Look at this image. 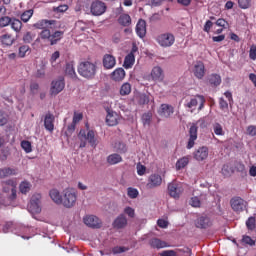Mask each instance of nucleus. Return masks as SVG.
<instances>
[{
  "label": "nucleus",
  "instance_id": "39",
  "mask_svg": "<svg viewBox=\"0 0 256 256\" xmlns=\"http://www.w3.org/2000/svg\"><path fill=\"white\" fill-rule=\"evenodd\" d=\"M209 83L213 85L214 87H217L218 85H221V76L217 74H213L209 78Z\"/></svg>",
  "mask_w": 256,
  "mask_h": 256
},
{
  "label": "nucleus",
  "instance_id": "35",
  "mask_svg": "<svg viewBox=\"0 0 256 256\" xmlns=\"http://www.w3.org/2000/svg\"><path fill=\"white\" fill-rule=\"evenodd\" d=\"M117 60L115 59V56L111 54H105L103 57V65H116Z\"/></svg>",
  "mask_w": 256,
  "mask_h": 256
},
{
  "label": "nucleus",
  "instance_id": "62",
  "mask_svg": "<svg viewBox=\"0 0 256 256\" xmlns=\"http://www.w3.org/2000/svg\"><path fill=\"white\" fill-rule=\"evenodd\" d=\"M242 241L243 243H246V245H251L252 247L255 245V240H252L250 236H243Z\"/></svg>",
  "mask_w": 256,
  "mask_h": 256
},
{
  "label": "nucleus",
  "instance_id": "10",
  "mask_svg": "<svg viewBox=\"0 0 256 256\" xmlns=\"http://www.w3.org/2000/svg\"><path fill=\"white\" fill-rule=\"evenodd\" d=\"M231 208L235 213H243L247 209V202L241 197H234L230 200Z\"/></svg>",
  "mask_w": 256,
  "mask_h": 256
},
{
  "label": "nucleus",
  "instance_id": "34",
  "mask_svg": "<svg viewBox=\"0 0 256 256\" xmlns=\"http://www.w3.org/2000/svg\"><path fill=\"white\" fill-rule=\"evenodd\" d=\"M123 161V158L119 154H111L107 158V162L110 165H117V163H121Z\"/></svg>",
  "mask_w": 256,
  "mask_h": 256
},
{
  "label": "nucleus",
  "instance_id": "58",
  "mask_svg": "<svg viewBox=\"0 0 256 256\" xmlns=\"http://www.w3.org/2000/svg\"><path fill=\"white\" fill-rule=\"evenodd\" d=\"M33 39H34V36L31 32H27L23 36L24 43H31L33 41Z\"/></svg>",
  "mask_w": 256,
  "mask_h": 256
},
{
  "label": "nucleus",
  "instance_id": "11",
  "mask_svg": "<svg viewBox=\"0 0 256 256\" xmlns=\"http://www.w3.org/2000/svg\"><path fill=\"white\" fill-rule=\"evenodd\" d=\"M90 11L92 15L99 17L100 15H103L105 11H107V5L100 0L93 1L90 7Z\"/></svg>",
  "mask_w": 256,
  "mask_h": 256
},
{
  "label": "nucleus",
  "instance_id": "46",
  "mask_svg": "<svg viewBox=\"0 0 256 256\" xmlns=\"http://www.w3.org/2000/svg\"><path fill=\"white\" fill-rule=\"evenodd\" d=\"M21 147H22V149H24V151L26 153H31L33 151V149L31 148V142H29L27 140H23L21 142Z\"/></svg>",
  "mask_w": 256,
  "mask_h": 256
},
{
  "label": "nucleus",
  "instance_id": "41",
  "mask_svg": "<svg viewBox=\"0 0 256 256\" xmlns=\"http://www.w3.org/2000/svg\"><path fill=\"white\" fill-rule=\"evenodd\" d=\"M213 131L215 135H220V136L225 135V130H223V126L219 123L213 124Z\"/></svg>",
  "mask_w": 256,
  "mask_h": 256
},
{
  "label": "nucleus",
  "instance_id": "25",
  "mask_svg": "<svg viewBox=\"0 0 256 256\" xmlns=\"http://www.w3.org/2000/svg\"><path fill=\"white\" fill-rule=\"evenodd\" d=\"M151 77L153 81H163V79H165V74H163L161 67L156 66L152 69Z\"/></svg>",
  "mask_w": 256,
  "mask_h": 256
},
{
  "label": "nucleus",
  "instance_id": "24",
  "mask_svg": "<svg viewBox=\"0 0 256 256\" xmlns=\"http://www.w3.org/2000/svg\"><path fill=\"white\" fill-rule=\"evenodd\" d=\"M49 196H50V199H52V201L54 203H56V205H62V203H63V194L61 195L59 190H57V189L50 190Z\"/></svg>",
  "mask_w": 256,
  "mask_h": 256
},
{
  "label": "nucleus",
  "instance_id": "4",
  "mask_svg": "<svg viewBox=\"0 0 256 256\" xmlns=\"http://www.w3.org/2000/svg\"><path fill=\"white\" fill-rule=\"evenodd\" d=\"M41 194H34L31 197L30 203L28 204V211L32 213V215H39L42 211V202H41Z\"/></svg>",
  "mask_w": 256,
  "mask_h": 256
},
{
  "label": "nucleus",
  "instance_id": "5",
  "mask_svg": "<svg viewBox=\"0 0 256 256\" xmlns=\"http://www.w3.org/2000/svg\"><path fill=\"white\" fill-rule=\"evenodd\" d=\"M186 107L191 109V113L198 107V111H201L205 107V97L203 95H196L187 102Z\"/></svg>",
  "mask_w": 256,
  "mask_h": 256
},
{
  "label": "nucleus",
  "instance_id": "32",
  "mask_svg": "<svg viewBox=\"0 0 256 256\" xmlns=\"http://www.w3.org/2000/svg\"><path fill=\"white\" fill-rule=\"evenodd\" d=\"M189 160H190L189 156H185V157L180 158L176 162L177 171H181V169H185V167H187V165H189Z\"/></svg>",
  "mask_w": 256,
  "mask_h": 256
},
{
  "label": "nucleus",
  "instance_id": "26",
  "mask_svg": "<svg viewBox=\"0 0 256 256\" xmlns=\"http://www.w3.org/2000/svg\"><path fill=\"white\" fill-rule=\"evenodd\" d=\"M150 246L153 249H165V247H169V244L159 238H153L150 240Z\"/></svg>",
  "mask_w": 256,
  "mask_h": 256
},
{
  "label": "nucleus",
  "instance_id": "33",
  "mask_svg": "<svg viewBox=\"0 0 256 256\" xmlns=\"http://www.w3.org/2000/svg\"><path fill=\"white\" fill-rule=\"evenodd\" d=\"M118 23L122 25V27H129V25H131V16H129V14L120 15Z\"/></svg>",
  "mask_w": 256,
  "mask_h": 256
},
{
  "label": "nucleus",
  "instance_id": "19",
  "mask_svg": "<svg viewBox=\"0 0 256 256\" xmlns=\"http://www.w3.org/2000/svg\"><path fill=\"white\" fill-rule=\"evenodd\" d=\"M136 35L143 39L147 35V22L143 19H139L136 24Z\"/></svg>",
  "mask_w": 256,
  "mask_h": 256
},
{
  "label": "nucleus",
  "instance_id": "29",
  "mask_svg": "<svg viewBox=\"0 0 256 256\" xmlns=\"http://www.w3.org/2000/svg\"><path fill=\"white\" fill-rule=\"evenodd\" d=\"M11 29L15 31V33H21V29H23V22L17 18H12L11 22Z\"/></svg>",
  "mask_w": 256,
  "mask_h": 256
},
{
  "label": "nucleus",
  "instance_id": "36",
  "mask_svg": "<svg viewBox=\"0 0 256 256\" xmlns=\"http://www.w3.org/2000/svg\"><path fill=\"white\" fill-rule=\"evenodd\" d=\"M31 183L27 182V181H23L21 182L19 189L20 192L23 193V195H27V193H29L31 191Z\"/></svg>",
  "mask_w": 256,
  "mask_h": 256
},
{
  "label": "nucleus",
  "instance_id": "43",
  "mask_svg": "<svg viewBox=\"0 0 256 256\" xmlns=\"http://www.w3.org/2000/svg\"><path fill=\"white\" fill-rule=\"evenodd\" d=\"M114 149H116L119 153H126L127 152V146L122 142H116L114 144Z\"/></svg>",
  "mask_w": 256,
  "mask_h": 256
},
{
  "label": "nucleus",
  "instance_id": "13",
  "mask_svg": "<svg viewBox=\"0 0 256 256\" xmlns=\"http://www.w3.org/2000/svg\"><path fill=\"white\" fill-rule=\"evenodd\" d=\"M84 225L90 227L91 229L101 228V219L95 215H86L83 218Z\"/></svg>",
  "mask_w": 256,
  "mask_h": 256
},
{
  "label": "nucleus",
  "instance_id": "47",
  "mask_svg": "<svg viewBox=\"0 0 256 256\" xmlns=\"http://www.w3.org/2000/svg\"><path fill=\"white\" fill-rule=\"evenodd\" d=\"M240 9H249L251 7V0H238Z\"/></svg>",
  "mask_w": 256,
  "mask_h": 256
},
{
  "label": "nucleus",
  "instance_id": "53",
  "mask_svg": "<svg viewBox=\"0 0 256 256\" xmlns=\"http://www.w3.org/2000/svg\"><path fill=\"white\" fill-rule=\"evenodd\" d=\"M124 213L125 215H128L131 219L135 217V209H133L132 207L127 206L126 208H124Z\"/></svg>",
  "mask_w": 256,
  "mask_h": 256
},
{
  "label": "nucleus",
  "instance_id": "20",
  "mask_svg": "<svg viewBox=\"0 0 256 256\" xmlns=\"http://www.w3.org/2000/svg\"><path fill=\"white\" fill-rule=\"evenodd\" d=\"M15 41H17V39L11 33H5L0 36V43L3 47H11Z\"/></svg>",
  "mask_w": 256,
  "mask_h": 256
},
{
  "label": "nucleus",
  "instance_id": "37",
  "mask_svg": "<svg viewBox=\"0 0 256 256\" xmlns=\"http://www.w3.org/2000/svg\"><path fill=\"white\" fill-rule=\"evenodd\" d=\"M29 53H31V48L27 45H22L19 47V50H18V56L23 58L25 57L26 55H29Z\"/></svg>",
  "mask_w": 256,
  "mask_h": 256
},
{
  "label": "nucleus",
  "instance_id": "63",
  "mask_svg": "<svg viewBox=\"0 0 256 256\" xmlns=\"http://www.w3.org/2000/svg\"><path fill=\"white\" fill-rule=\"evenodd\" d=\"M66 75H69L70 77H75V68H73L72 65H68L66 67Z\"/></svg>",
  "mask_w": 256,
  "mask_h": 256
},
{
  "label": "nucleus",
  "instance_id": "64",
  "mask_svg": "<svg viewBox=\"0 0 256 256\" xmlns=\"http://www.w3.org/2000/svg\"><path fill=\"white\" fill-rule=\"evenodd\" d=\"M235 169L238 171V173H245V164L238 162L235 165Z\"/></svg>",
  "mask_w": 256,
  "mask_h": 256
},
{
  "label": "nucleus",
  "instance_id": "6",
  "mask_svg": "<svg viewBox=\"0 0 256 256\" xmlns=\"http://www.w3.org/2000/svg\"><path fill=\"white\" fill-rule=\"evenodd\" d=\"M183 191H185V184L183 183L171 182L168 185V193L170 197H173L174 199H179L183 194Z\"/></svg>",
  "mask_w": 256,
  "mask_h": 256
},
{
  "label": "nucleus",
  "instance_id": "7",
  "mask_svg": "<svg viewBox=\"0 0 256 256\" xmlns=\"http://www.w3.org/2000/svg\"><path fill=\"white\" fill-rule=\"evenodd\" d=\"M199 123H203V120H198L196 123H192L189 129V139L187 143V149H193L195 147V141H197V131Z\"/></svg>",
  "mask_w": 256,
  "mask_h": 256
},
{
  "label": "nucleus",
  "instance_id": "38",
  "mask_svg": "<svg viewBox=\"0 0 256 256\" xmlns=\"http://www.w3.org/2000/svg\"><path fill=\"white\" fill-rule=\"evenodd\" d=\"M130 94H131V84L124 83L120 88V95H122V97H125L126 95H130Z\"/></svg>",
  "mask_w": 256,
  "mask_h": 256
},
{
  "label": "nucleus",
  "instance_id": "22",
  "mask_svg": "<svg viewBox=\"0 0 256 256\" xmlns=\"http://www.w3.org/2000/svg\"><path fill=\"white\" fill-rule=\"evenodd\" d=\"M195 226L198 229H207V227H211V219L205 216H200L196 219Z\"/></svg>",
  "mask_w": 256,
  "mask_h": 256
},
{
  "label": "nucleus",
  "instance_id": "48",
  "mask_svg": "<svg viewBox=\"0 0 256 256\" xmlns=\"http://www.w3.org/2000/svg\"><path fill=\"white\" fill-rule=\"evenodd\" d=\"M138 103L140 105H147V103H149V96H147V94H140L138 96Z\"/></svg>",
  "mask_w": 256,
  "mask_h": 256
},
{
  "label": "nucleus",
  "instance_id": "17",
  "mask_svg": "<svg viewBox=\"0 0 256 256\" xmlns=\"http://www.w3.org/2000/svg\"><path fill=\"white\" fill-rule=\"evenodd\" d=\"M173 113H175V108L169 104H161L160 108L158 109V114L160 117H164L165 119H169Z\"/></svg>",
  "mask_w": 256,
  "mask_h": 256
},
{
  "label": "nucleus",
  "instance_id": "42",
  "mask_svg": "<svg viewBox=\"0 0 256 256\" xmlns=\"http://www.w3.org/2000/svg\"><path fill=\"white\" fill-rule=\"evenodd\" d=\"M12 18L9 16H2L0 18V28L3 29V27H8V25H11Z\"/></svg>",
  "mask_w": 256,
  "mask_h": 256
},
{
  "label": "nucleus",
  "instance_id": "9",
  "mask_svg": "<svg viewBox=\"0 0 256 256\" xmlns=\"http://www.w3.org/2000/svg\"><path fill=\"white\" fill-rule=\"evenodd\" d=\"M156 41L160 47H172V45L175 43V35L172 33L160 34Z\"/></svg>",
  "mask_w": 256,
  "mask_h": 256
},
{
  "label": "nucleus",
  "instance_id": "21",
  "mask_svg": "<svg viewBox=\"0 0 256 256\" xmlns=\"http://www.w3.org/2000/svg\"><path fill=\"white\" fill-rule=\"evenodd\" d=\"M55 116L51 113L46 114L44 118V127L47 131L53 132L55 129Z\"/></svg>",
  "mask_w": 256,
  "mask_h": 256
},
{
  "label": "nucleus",
  "instance_id": "45",
  "mask_svg": "<svg viewBox=\"0 0 256 256\" xmlns=\"http://www.w3.org/2000/svg\"><path fill=\"white\" fill-rule=\"evenodd\" d=\"M127 195L130 199H137L139 197V191L135 188H128Z\"/></svg>",
  "mask_w": 256,
  "mask_h": 256
},
{
  "label": "nucleus",
  "instance_id": "14",
  "mask_svg": "<svg viewBox=\"0 0 256 256\" xmlns=\"http://www.w3.org/2000/svg\"><path fill=\"white\" fill-rule=\"evenodd\" d=\"M95 65H80L78 66V73L86 79H91L95 76Z\"/></svg>",
  "mask_w": 256,
  "mask_h": 256
},
{
  "label": "nucleus",
  "instance_id": "55",
  "mask_svg": "<svg viewBox=\"0 0 256 256\" xmlns=\"http://www.w3.org/2000/svg\"><path fill=\"white\" fill-rule=\"evenodd\" d=\"M142 121L144 125H151V113L143 114Z\"/></svg>",
  "mask_w": 256,
  "mask_h": 256
},
{
  "label": "nucleus",
  "instance_id": "18",
  "mask_svg": "<svg viewBox=\"0 0 256 256\" xmlns=\"http://www.w3.org/2000/svg\"><path fill=\"white\" fill-rule=\"evenodd\" d=\"M119 119H121V117L119 116V114H117V112L108 110V113L106 116L107 125H109L110 127H115V125L119 123Z\"/></svg>",
  "mask_w": 256,
  "mask_h": 256
},
{
  "label": "nucleus",
  "instance_id": "54",
  "mask_svg": "<svg viewBox=\"0 0 256 256\" xmlns=\"http://www.w3.org/2000/svg\"><path fill=\"white\" fill-rule=\"evenodd\" d=\"M247 135H250L251 137H255L256 135V126L255 125H250L246 129Z\"/></svg>",
  "mask_w": 256,
  "mask_h": 256
},
{
  "label": "nucleus",
  "instance_id": "31",
  "mask_svg": "<svg viewBox=\"0 0 256 256\" xmlns=\"http://www.w3.org/2000/svg\"><path fill=\"white\" fill-rule=\"evenodd\" d=\"M207 199L206 195L200 194L199 196H193L190 200V205L192 207H201V201Z\"/></svg>",
  "mask_w": 256,
  "mask_h": 256
},
{
  "label": "nucleus",
  "instance_id": "3",
  "mask_svg": "<svg viewBox=\"0 0 256 256\" xmlns=\"http://www.w3.org/2000/svg\"><path fill=\"white\" fill-rule=\"evenodd\" d=\"M62 205L66 209H71L77 205V190L66 188L62 192Z\"/></svg>",
  "mask_w": 256,
  "mask_h": 256
},
{
  "label": "nucleus",
  "instance_id": "56",
  "mask_svg": "<svg viewBox=\"0 0 256 256\" xmlns=\"http://www.w3.org/2000/svg\"><path fill=\"white\" fill-rule=\"evenodd\" d=\"M125 251H127V248L123 246H116L112 249V253L114 255H117L119 253H125Z\"/></svg>",
  "mask_w": 256,
  "mask_h": 256
},
{
  "label": "nucleus",
  "instance_id": "59",
  "mask_svg": "<svg viewBox=\"0 0 256 256\" xmlns=\"http://www.w3.org/2000/svg\"><path fill=\"white\" fill-rule=\"evenodd\" d=\"M212 28H213L212 21L211 20H207L205 25H204L203 31H205V33H210Z\"/></svg>",
  "mask_w": 256,
  "mask_h": 256
},
{
  "label": "nucleus",
  "instance_id": "40",
  "mask_svg": "<svg viewBox=\"0 0 256 256\" xmlns=\"http://www.w3.org/2000/svg\"><path fill=\"white\" fill-rule=\"evenodd\" d=\"M33 17V10H26L22 13L21 15V21H23V23H28L29 19H31Z\"/></svg>",
  "mask_w": 256,
  "mask_h": 256
},
{
  "label": "nucleus",
  "instance_id": "49",
  "mask_svg": "<svg viewBox=\"0 0 256 256\" xmlns=\"http://www.w3.org/2000/svg\"><path fill=\"white\" fill-rule=\"evenodd\" d=\"M216 25L217 27H222V29H227V27H229V22H227L225 19L223 18H219L216 21Z\"/></svg>",
  "mask_w": 256,
  "mask_h": 256
},
{
  "label": "nucleus",
  "instance_id": "15",
  "mask_svg": "<svg viewBox=\"0 0 256 256\" xmlns=\"http://www.w3.org/2000/svg\"><path fill=\"white\" fill-rule=\"evenodd\" d=\"M2 191L3 193H9V191H11L12 199H15V197H17V182H15V180L2 182Z\"/></svg>",
  "mask_w": 256,
  "mask_h": 256
},
{
  "label": "nucleus",
  "instance_id": "50",
  "mask_svg": "<svg viewBox=\"0 0 256 256\" xmlns=\"http://www.w3.org/2000/svg\"><path fill=\"white\" fill-rule=\"evenodd\" d=\"M246 226L247 229L253 231V229H255V217L248 218V220L246 221Z\"/></svg>",
  "mask_w": 256,
  "mask_h": 256
},
{
  "label": "nucleus",
  "instance_id": "2",
  "mask_svg": "<svg viewBox=\"0 0 256 256\" xmlns=\"http://www.w3.org/2000/svg\"><path fill=\"white\" fill-rule=\"evenodd\" d=\"M78 139L80 140V149L87 147V143L95 149L101 141L97 131L93 129H87V132L85 130H80Z\"/></svg>",
  "mask_w": 256,
  "mask_h": 256
},
{
  "label": "nucleus",
  "instance_id": "23",
  "mask_svg": "<svg viewBox=\"0 0 256 256\" xmlns=\"http://www.w3.org/2000/svg\"><path fill=\"white\" fill-rule=\"evenodd\" d=\"M114 229H125L127 227V217L125 214H120L113 222Z\"/></svg>",
  "mask_w": 256,
  "mask_h": 256
},
{
  "label": "nucleus",
  "instance_id": "16",
  "mask_svg": "<svg viewBox=\"0 0 256 256\" xmlns=\"http://www.w3.org/2000/svg\"><path fill=\"white\" fill-rule=\"evenodd\" d=\"M193 157L196 161H205L209 157V148L207 146H201L193 153Z\"/></svg>",
  "mask_w": 256,
  "mask_h": 256
},
{
  "label": "nucleus",
  "instance_id": "30",
  "mask_svg": "<svg viewBox=\"0 0 256 256\" xmlns=\"http://www.w3.org/2000/svg\"><path fill=\"white\" fill-rule=\"evenodd\" d=\"M193 73L197 79H203L205 77V66L204 65H196L193 68Z\"/></svg>",
  "mask_w": 256,
  "mask_h": 256
},
{
  "label": "nucleus",
  "instance_id": "12",
  "mask_svg": "<svg viewBox=\"0 0 256 256\" xmlns=\"http://www.w3.org/2000/svg\"><path fill=\"white\" fill-rule=\"evenodd\" d=\"M162 183H163V177H161V175L151 174L148 177L146 189H157V187H161Z\"/></svg>",
  "mask_w": 256,
  "mask_h": 256
},
{
  "label": "nucleus",
  "instance_id": "1",
  "mask_svg": "<svg viewBox=\"0 0 256 256\" xmlns=\"http://www.w3.org/2000/svg\"><path fill=\"white\" fill-rule=\"evenodd\" d=\"M56 21L55 20H39L36 22L33 27L35 29H41L42 31L39 34L40 39L42 41H45V43H49V45H57L61 39H63V35H65V32L61 30H56L54 32H51L49 27L51 25H55Z\"/></svg>",
  "mask_w": 256,
  "mask_h": 256
},
{
  "label": "nucleus",
  "instance_id": "61",
  "mask_svg": "<svg viewBox=\"0 0 256 256\" xmlns=\"http://www.w3.org/2000/svg\"><path fill=\"white\" fill-rule=\"evenodd\" d=\"M160 256H177V252L175 250H164L160 253Z\"/></svg>",
  "mask_w": 256,
  "mask_h": 256
},
{
  "label": "nucleus",
  "instance_id": "57",
  "mask_svg": "<svg viewBox=\"0 0 256 256\" xmlns=\"http://www.w3.org/2000/svg\"><path fill=\"white\" fill-rule=\"evenodd\" d=\"M249 58L252 59V61H255V59H256V45L255 44H253L250 47Z\"/></svg>",
  "mask_w": 256,
  "mask_h": 256
},
{
  "label": "nucleus",
  "instance_id": "8",
  "mask_svg": "<svg viewBox=\"0 0 256 256\" xmlns=\"http://www.w3.org/2000/svg\"><path fill=\"white\" fill-rule=\"evenodd\" d=\"M65 89V78L59 77L51 82L50 95L55 97Z\"/></svg>",
  "mask_w": 256,
  "mask_h": 256
},
{
  "label": "nucleus",
  "instance_id": "52",
  "mask_svg": "<svg viewBox=\"0 0 256 256\" xmlns=\"http://www.w3.org/2000/svg\"><path fill=\"white\" fill-rule=\"evenodd\" d=\"M136 169H137L138 175L140 176L145 175V173L147 172V167H145L143 164H140V163L137 164Z\"/></svg>",
  "mask_w": 256,
  "mask_h": 256
},
{
  "label": "nucleus",
  "instance_id": "28",
  "mask_svg": "<svg viewBox=\"0 0 256 256\" xmlns=\"http://www.w3.org/2000/svg\"><path fill=\"white\" fill-rule=\"evenodd\" d=\"M113 81H123L125 79V70L123 68H117L111 75Z\"/></svg>",
  "mask_w": 256,
  "mask_h": 256
},
{
  "label": "nucleus",
  "instance_id": "44",
  "mask_svg": "<svg viewBox=\"0 0 256 256\" xmlns=\"http://www.w3.org/2000/svg\"><path fill=\"white\" fill-rule=\"evenodd\" d=\"M135 63V54L129 53L124 59V65H133Z\"/></svg>",
  "mask_w": 256,
  "mask_h": 256
},
{
  "label": "nucleus",
  "instance_id": "60",
  "mask_svg": "<svg viewBox=\"0 0 256 256\" xmlns=\"http://www.w3.org/2000/svg\"><path fill=\"white\" fill-rule=\"evenodd\" d=\"M30 91L33 95H37V93L39 92V84L33 82L30 85Z\"/></svg>",
  "mask_w": 256,
  "mask_h": 256
},
{
  "label": "nucleus",
  "instance_id": "51",
  "mask_svg": "<svg viewBox=\"0 0 256 256\" xmlns=\"http://www.w3.org/2000/svg\"><path fill=\"white\" fill-rule=\"evenodd\" d=\"M219 106L222 111L229 110V103H227V101H225V99H223V98L219 99Z\"/></svg>",
  "mask_w": 256,
  "mask_h": 256
},
{
  "label": "nucleus",
  "instance_id": "27",
  "mask_svg": "<svg viewBox=\"0 0 256 256\" xmlns=\"http://www.w3.org/2000/svg\"><path fill=\"white\" fill-rule=\"evenodd\" d=\"M19 170L17 168H2L0 169V179H5V177H11V175H17Z\"/></svg>",
  "mask_w": 256,
  "mask_h": 256
}]
</instances>
